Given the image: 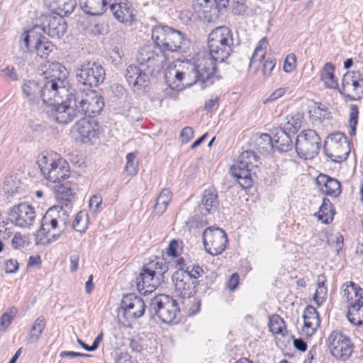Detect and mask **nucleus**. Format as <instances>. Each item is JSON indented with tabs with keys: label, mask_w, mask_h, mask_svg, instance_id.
Listing matches in <instances>:
<instances>
[{
	"label": "nucleus",
	"mask_w": 363,
	"mask_h": 363,
	"mask_svg": "<svg viewBox=\"0 0 363 363\" xmlns=\"http://www.w3.org/2000/svg\"><path fill=\"white\" fill-rule=\"evenodd\" d=\"M182 88H176L169 85L163 91V98L176 99L179 95V91Z\"/></svg>",
	"instance_id": "nucleus-58"
},
{
	"label": "nucleus",
	"mask_w": 363,
	"mask_h": 363,
	"mask_svg": "<svg viewBox=\"0 0 363 363\" xmlns=\"http://www.w3.org/2000/svg\"><path fill=\"white\" fill-rule=\"evenodd\" d=\"M184 272L189 275L191 279L200 277L203 272L202 268L198 265L187 266Z\"/></svg>",
	"instance_id": "nucleus-57"
},
{
	"label": "nucleus",
	"mask_w": 363,
	"mask_h": 363,
	"mask_svg": "<svg viewBox=\"0 0 363 363\" xmlns=\"http://www.w3.org/2000/svg\"><path fill=\"white\" fill-rule=\"evenodd\" d=\"M194 133V129L191 127L186 126L184 128L180 133L182 141L185 143L189 142L193 138Z\"/></svg>",
	"instance_id": "nucleus-63"
},
{
	"label": "nucleus",
	"mask_w": 363,
	"mask_h": 363,
	"mask_svg": "<svg viewBox=\"0 0 363 363\" xmlns=\"http://www.w3.org/2000/svg\"><path fill=\"white\" fill-rule=\"evenodd\" d=\"M323 150L325 155L337 163L345 161L350 152L347 138L340 132L332 133L327 138Z\"/></svg>",
	"instance_id": "nucleus-10"
},
{
	"label": "nucleus",
	"mask_w": 363,
	"mask_h": 363,
	"mask_svg": "<svg viewBox=\"0 0 363 363\" xmlns=\"http://www.w3.org/2000/svg\"><path fill=\"white\" fill-rule=\"evenodd\" d=\"M359 109L358 106L355 104H352L350 108V135H354L356 133V126L358 122Z\"/></svg>",
	"instance_id": "nucleus-52"
},
{
	"label": "nucleus",
	"mask_w": 363,
	"mask_h": 363,
	"mask_svg": "<svg viewBox=\"0 0 363 363\" xmlns=\"http://www.w3.org/2000/svg\"><path fill=\"white\" fill-rule=\"evenodd\" d=\"M227 242V235L221 228L209 227L203 233L205 250L211 255H220L226 248Z\"/></svg>",
	"instance_id": "nucleus-16"
},
{
	"label": "nucleus",
	"mask_w": 363,
	"mask_h": 363,
	"mask_svg": "<svg viewBox=\"0 0 363 363\" xmlns=\"http://www.w3.org/2000/svg\"><path fill=\"white\" fill-rule=\"evenodd\" d=\"M218 206V199L217 191L214 188L206 189L203 191L201 204L199 206L201 213L206 216L215 213Z\"/></svg>",
	"instance_id": "nucleus-30"
},
{
	"label": "nucleus",
	"mask_w": 363,
	"mask_h": 363,
	"mask_svg": "<svg viewBox=\"0 0 363 363\" xmlns=\"http://www.w3.org/2000/svg\"><path fill=\"white\" fill-rule=\"evenodd\" d=\"M44 68V80L67 82L68 72L62 64L57 62H48Z\"/></svg>",
	"instance_id": "nucleus-29"
},
{
	"label": "nucleus",
	"mask_w": 363,
	"mask_h": 363,
	"mask_svg": "<svg viewBox=\"0 0 363 363\" xmlns=\"http://www.w3.org/2000/svg\"><path fill=\"white\" fill-rule=\"evenodd\" d=\"M171 75H174V81L173 84L175 85L176 88H182V86H185L184 85V79L183 77V69L182 65L180 66L179 69H174L168 72L166 74V79L167 82H170Z\"/></svg>",
	"instance_id": "nucleus-51"
},
{
	"label": "nucleus",
	"mask_w": 363,
	"mask_h": 363,
	"mask_svg": "<svg viewBox=\"0 0 363 363\" xmlns=\"http://www.w3.org/2000/svg\"><path fill=\"white\" fill-rule=\"evenodd\" d=\"M269 326L270 330L274 334L284 335V332L286 330L284 320L278 315H274L271 318Z\"/></svg>",
	"instance_id": "nucleus-49"
},
{
	"label": "nucleus",
	"mask_w": 363,
	"mask_h": 363,
	"mask_svg": "<svg viewBox=\"0 0 363 363\" xmlns=\"http://www.w3.org/2000/svg\"><path fill=\"white\" fill-rule=\"evenodd\" d=\"M303 326L302 334L306 337L312 336L320 326V318L316 309L312 306H307L303 311Z\"/></svg>",
	"instance_id": "nucleus-27"
},
{
	"label": "nucleus",
	"mask_w": 363,
	"mask_h": 363,
	"mask_svg": "<svg viewBox=\"0 0 363 363\" xmlns=\"http://www.w3.org/2000/svg\"><path fill=\"white\" fill-rule=\"evenodd\" d=\"M267 40L265 38H262L259 40L258 45L256 46V48L250 58V65L251 66L255 62H261L264 56L265 52L264 51L262 47L264 45L266 48Z\"/></svg>",
	"instance_id": "nucleus-54"
},
{
	"label": "nucleus",
	"mask_w": 363,
	"mask_h": 363,
	"mask_svg": "<svg viewBox=\"0 0 363 363\" xmlns=\"http://www.w3.org/2000/svg\"><path fill=\"white\" fill-rule=\"evenodd\" d=\"M296 57L295 54H289L284 60L283 69L286 73L291 72L296 67Z\"/></svg>",
	"instance_id": "nucleus-55"
},
{
	"label": "nucleus",
	"mask_w": 363,
	"mask_h": 363,
	"mask_svg": "<svg viewBox=\"0 0 363 363\" xmlns=\"http://www.w3.org/2000/svg\"><path fill=\"white\" fill-rule=\"evenodd\" d=\"M163 55L153 50L151 45L142 48L137 55L140 65L152 73L156 69H160L164 62Z\"/></svg>",
	"instance_id": "nucleus-23"
},
{
	"label": "nucleus",
	"mask_w": 363,
	"mask_h": 363,
	"mask_svg": "<svg viewBox=\"0 0 363 363\" xmlns=\"http://www.w3.org/2000/svg\"><path fill=\"white\" fill-rule=\"evenodd\" d=\"M349 321L354 325L363 327V301L350 303L347 313Z\"/></svg>",
	"instance_id": "nucleus-36"
},
{
	"label": "nucleus",
	"mask_w": 363,
	"mask_h": 363,
	"mask_svg": "<svg viewBox=\"0 0 363 363\" xmlns=\"http://www.w3.org/2000/svg\"><path fill=\"white\" fill-rule=\"evenodd\" d=\"M338 90L350 101L363 98V73L359 70L347 72L342 77Z\"/></svg>",
	"instance_id": "nucleus-12"
},
{
	"label": "nucleus",
	"mask_w": 363,
	"mask_h": 363,
	"mask_svg": "<svg viewBox=\"0 0 363 363\" xmlns=\"http://www.w3.org/2000/svg\"><path fill=\"white\" fill-rule=\"evenodd\" d=\"M105 70L104 67L96 62H84L77 68L76 77L77 82L89 89L96 87L105 79Z\"/></svg>",
	"instance_id": "nucleus-13"
},
{
	"label": "nucleus",
	"mask_w": 363,
	"mask_h": 363,
	"mask_svg": "<svg viewBox=\"0 0 363 363\" xmlns=\"http://www.w3.org/2000/svg\"><path fill=\"white\" fill-rule=\"evenodd\" d=\"M30 244L29 236L22 235L21 233H16L11 240V246L16 250H22L26 247H28Z\"/></svg>",
	"instance_id": "nucleus-50"
},
{
	"label": "nucleus",
	"mask_w": 363,
	"mask_h": 363,
	"mask_svg": "<svg viewBox=\"0 0 363 363\" xmlns=\"http://www.w3.org/2000/svg\"><path fill=\"white\" fill-rule=\"evenodd\" d=\"M9 224V222H0V238L4 240L9 238L12 234L11 229L7 226Z\"/></svg>",
	"instance_id": "nucleus-62"
},
{
	"label": "nucleus",
	"mask_w": 363,
	"mask_h": 363,
	"mask_svg": "<svg viewBox=\"0 0 363 363\" xmlns=\"http://www.w3.org/2000/svg\"><path fill=\"white\" fill-rule=\"evenodd\" d=\"M23 92L26 98L33 102L38 103L40 99V87L34 80H28L24 82L23 86Z\"/></svg>",
	"instance_id": "nucleus-39"
},
{
	"label": "nucleus",
	"mask_w": 363,
	"mask_h": 363,
	"mask_svg": "<svg viewBox=\"0 0 363 363\" xmlns=\"http://www.w3.org/2000/svg\"><path fill=\"white\" fill-rule=\"evenodd\" d=\"M220 10L221 9H218L217 6L209 8L208 6H203L202 18L208 23L213 22L218 18Z\"/></svg>",
	"instance_id": "nucleus-53"
},
{
	"label": "nucleus",
	"mask_w": 363,
	"mask_h": 363,
	"mask_svg": "<svg viewBox=\"0 0 363 363\" xmlns=\"http://www.w3.org/2000/svg\"><path fill=\"white\" fill-rule=\"evenodd\" d=\"M302 119L303 116L298 112L287 115L284 121L281 123L279 128L286 132L294 134L301 128Z\"/></svg>",
	"instance_id": "nucleus-35"
},
{
	"label": "nucleus",
	"mask_w": 363,
	"mask_h": 363,
	"mask_svg": "<svg viewBox=\"0 0 363 363\" xmlns=\"http://www.w3.org/2000/svg\"><path fill=\"white\" fill-rule=\"evenodd\" d=\"M108 6L113 16L121 22L133 20V9L128 0H109Z\"/></svg>",
	"instance_id": "nucleus-24"
},
{
	"label": "nucleus",
	"mask_w": 363,
	"mask_h": 363,
	"mask_svg": "<svg viewBox=\"0 0 363 363\" xmlns=\"http://www.w3.org/2000/svg\"><path fill=\"white\" fill-rule=\"evenodd\" d=\"M79 4L86 13L99 16L105 12L108 3L106 0H79Z\"/></svg>",
	"instance_id": "nucleus-33"
},
{
	"label": "nucleus",
	"mask_w": 363,
	"mask_h": 363,
	"mask_svg": "<svg viewBox=\"0 0 363 363\" xmlns=\"http://www.w3.org/2000/svg\"><path fill=\"white\" fill-rule=\"evenodd\" d=\"M125 78L133 91L138 94L145 92L149 86V75L146 69L140 65H129L126 69Z\"/></svg>",
	"instance_id": "nucleus-20"
},
{
	"label": "nucleus",
	"mask_w": 363,
	"mask_h": 363,
	"mask_svg": "<svg viewBox=\"0 0 363 363\" xmlns=\"http://www.w3.org/2000/svg\"><path fill=\"white\" fill-rule=\"evenodd\" d=\"M259 164V157L254 152L246 150L240 155L230 172L243 189H248L252 186V176L256 174Z\"/></svg>",
	"instance_id": "nucleus-5"
},
{
	"label": "nucleus",
	"mask_w": 363,
	"mask_h": 363,
	"mask_svg": "<svg viewBox=\"0 0 363 363\" xmlns=\"http://www.w3.org/2000/svg\"><path fill=\"white\" fill-rule=\"evenodd\" d=\"M121 307L125 318L130 320L142 317L145 313L146 305L142 298L134 294H128L123 297Z\"/></svg>",
	"instance_id": "nucleus-21"
},
{
	"label": "nucleus",
	"mask_w": 363,
	"mask_h": 363,
	"mask_svg": "<svg viewBox=\"0 0 363 363\" xmlns=\"http://www.w3.org/2000/svg\"><path fill=\"white\" fill-rule=\"evenodd\" d=\"M273 144L272 147L279 152H287L293 147V141L290 133L279 128H277L272 132Z\"/></svg>",
	"instance_id": "nucleus-31"
},
{
	"label": "nucleus",
	"mask_w": 363,
	"mask_h": 363,
	"mask_svg": "<svg viewBox=\"0 0 363 363\" xmlns=\"http://www.w3.org/2000/svg\"><path fill=\"white\" fill-rule=\"evenodd\" d=\"M53 49L54 45L45 38V39L40 42V45H37L33 50V52H35L41 58H47Z\"/></svg>",
	"instance_id": "nucleus-47"
},
{
	"label": "nucleus",
	"mask_w": 363,
	"mask_h": 363,
	"mask_svg": "<svg viewBox=\"0 0 363 363\" xmlns=\"http://www.w3.org/2000/svg\"><path fill=\"white\" fill-rule=\"evenodd\" d=\"M98 124L94 121L81 119L77 121L72 128V133L75 136V139H80L84 141L86 139H91L97 135Z\"/></svg>",
	"instance_id": "nucleus-25"
},
{
	"label": "nucleus",
	"mask_w": 363,
	"mask_h": 363,
	"mask_svg": "<svg viewBox=\"0 0 363 363\" xmlns=\"http://www.w3.org/2000/svg\"><path fill=\"white\" fill-rule=\"evenodd\" d=\"M10 219L16 226L29 228L35 221L34 208L25 203L13 206L10 212Z\"/></svg>",
	"instance_id": "nucleus-22"
},
{
	"label": "nucleus",
	"mask_w": 363,
	"mask_h": 363,
	"mask_svg": "<svg viewBox=\"0 0 363 363\" xmlns=\"http://www.w3.org/2000/svg\"><path fill=\"white\" fill-rule=\"evenodd\" d=\"M13 315L11 313H4L0 318V330H6L11 324Z\"/></svg>",
	"instance_id": "nucleus-61"
},
{
	"label": "nucleus",
	"mask_w": 363,
	"mask_h": 363,
	"mask_svg": "<svg viewBox=\"0 0 363 363\" xmlns=\"http://www.w3.org/2000/svg\"><path fill=\"white\" fill-rule=\"evenodd\" d=\"M276 65V60L274 58H267L263 65V74L264 75L269 77L271 75L272 70Z\"/></svg>",
	"instance_id": "nucleus-60"
},
{
	"label": "nucleus",
	"mask_w": 363,
	"mask_h": 363,
	"mask_svg": "<svg viewBox=\"0 0 363 363\" xmlns=\"http://www.w3.org/2000/svg\"><path fill=\"white\" fill-rule=\"evenodd\" d=\"M325 281L326 278L324 274L318 275L317 278L318 286L313 296L314 301L318 306L322 305L327 298L328 289L327 287L325 286Z\"/></svg>",
	"instance_id": "nucleus-45"
},
{
	"label": "nucleus",
	"mask_w": 363,
	"mask_h": 363,
	"mask_svg": "<svg viewBox=\"0 0 363 363\" xmlns=\"http://www.w3.org/2000/svg\"><path fill=\"white\" fill-rule=\"evenodd\" d=\"M327 344L333 357L340 361H346L353 352V344L350 339L340 330L330 333Z\"/></svg>",
	"instance_id": "nucleus-14"
},
{
	"label": "nucleus",
	"mask_w": 363,
	"mask_h": 363,
	"mask_svg": "<svg viewBox=\"0 0 363 363\" xmlns=\"http://www.w3.org/2000/svg\"><path fill=\"white\" fill-rule=\"evenodd\" d=\"M68 82L44 80L40 87V99L48 106L61 101L62 95L67 92Z\"/></svg>",
	"instance_id": "nucleus-17"
},
{
	"label": "nucleus",
	"mask_w": 363,
	"mask_h": 363,
	"mask_svg": "<svg viewBox=\"0 0 363 363\" xmlns=\"http://www.w3.org/2000/svg\"><path fill=\"white\" fill-rule=\"evenodd\" d=\"M18 269V263L16 259H10L6 262L5 272L6 273H15Z\"/></svg>",
	"instance_id": "nucleus-64"
},
{
	"label": "nucleus",
	"mask_w": 363,
	"mask_h": 363,
	"mask_svg": "<svg viewBox=\"0 0 363 363\" xmlns=\"http://www.w3.org/2000/svg\"><path fill=\"white\" fill-rule=\"evenodd\" d=\"M246 5L245 0H233V13L235 15H241L245 12Z\"/></svg>",
	"instance_id": "nucleus-59"
},
{
	"label": "nucleus",
	"mask_w": 363,
	"mask_h": 363,
	"mask_svg": "<svg viewBox=\"0 0 363 363\" xmlns=\"http://www.w3.org/2000/svg\"><path fill=\"white\" fill-rule=\"evenodd\" d=\"M332 207L333 205L330 201L324 198L323 199L322 204L319 208V211L317 213L318 220H321L322 223L325 224L330 223L333 219Z\"/></svg>",
	"instance_id": "nucleus-43"
},
{
	"label": "nucleus",
	"mask_w": 363,
	"mask_h": 363,
	"mask_svg": "<svg viewBox=\"0 0 363 363\" xmlns=\"http://www.w3.org/2000/svg\"><path fill=\"white\" fill-rule=\"evenodd\" d=\"M149 311L156 315L163 323H170L176 318L179 308L173 297L160 294L151 299Z\"/></svg>",
	"instance_id": "nucleus-8"
},
{
	"label": "nucleus",
	"mask_w": 363,
	"mask_h": 363,
	"mask_svg": "<svg viewBox=\"0 0 363 363\" xmlns=\"http://www.w3.org/2000/svg\"><path fill=\"white\" fill-rule=\"evenodd\" d=\"M172 192L169 189H163L156 199L153 213L155 215L161 216L167 209L172 200Z\"/></svg>",
	"instance_id": "nucleus-38"
},
{
	"label": "nucleus",
	"mask_w": 363,
	"mask_h": 363,
	"mask_svg": "<svg viewBox=\"0 0 363 363\" xmlns=\"http://www.w3.org/2000/svg\"><path fill=\"white\" fill-rule=\"evenodd\" d=\"M102 197L100 195H93L89 200V208L93 212H97L100 210L101 205L102 203Z\"/></svg>",
	"instance_id": "nucleus-56"
},
{
	"label": "nucleus",
	"mask_w": 363,
	"mask_h": 363,
	"mask_svg": "<svg viewBox=\"0 0 363 363\" xmlns=\"http://www.w3.org/2000/svg\"><path fill=\"white\" fill-rule=\"evenodd\" d=\"M43 30L38 25L33 26L30 29L25 31L22 35V41L21 45L25 47L24 52H33V50L40 45V42L45 39L43 35Z\"/></svg>",
	"instance_id": "nucleus-28"
},
{
	"label": "nucleus",
	"mask_w": 363,
	"mask_h": 363,
	"mask_svg": "<svg viewBox=\"0 0 363 363\" xmlns=\"http://www.w3.org/2000/svg\"><path fill=\"white\" fill-rule=\"evenodd\" d=\"M152 38L162 50L186 52L190 41L179 30L164 25H157L152 30Z\"/></svg>",
	"instance_id": "nucleus-1"
},
{
	"label": "nucleus",
	"mask_w": 363,
	"mask_h": 363,
	"mask_svg": "<svg viewBox=\"0 0 363 363\" xmlns=\"http://www.w3.org/2000/svg\"><path fill=\"white\" fill-rule=\"evenodd\" d=\"M342 289V297L347 302L353 303L354 302H358V300H361L362 298V289L354 282L350 281L349 283L344 284Z\"/></svg>",
	"instance_id": "nucleus-37"
},
{
	"label": "nucleus",
	"mask_w": 363,
	"mask_h": 363,
	"mask_svg": "<svg viewBox=\"0 0 363 363\" xmlns=\"http://www.w3.org/2000/svg\"><path fill=\"white\" fill-rule=\"evenodd\" d=\"M37 163L43 177L53 183L60 182L69 177V165L57 153L38 155Z\"/></svg>",
	"instance_id": "nucleus-3"
},
{
	"label": "nucleus",
	"mask_w": 363,
	"mask_h": 363,
	"mask_svg": "<svg viewBox=\"0 0 363 363\" xmlns=\"http://www.w3.org/2000/svg\"><path fill=\"white\" fill-rule=\"evenodd\" d=\"M175 291L182 298H188V301L193 304L190 313L195 314L200 309V302L192 295L194 293L195 282L190 279L189 275L184 271H176L172 277Z\"/></svg>",
	"instance_id": "nucleus-11"
},
{
	"label": "nucleus",
	"mask_w": 363,
	"mask_h": 363,
	"mask_svg": "<svg viewBox=\"0 0 363 363\" xmlns=\"http://www.w3.org/2000/svg\"><path fill=\"white\" fill-rule=\"evenodd\" d=\"M335 67L332 63H326L321 71V79L330 89L339 88L337 79L334 75Z\"/></svg>",
	"instance_id": "nucleus-40"
},
{
	"label": "nucleus",
	"mask_w": 363,
	"mask_h": 363,
	"mask_svg": "<svg viewBox=\"0 0 363 363\" xmlns=\"http://www.w3.org/2000/svg\"><path fill=\"white\" fill-rule=\"evenodd\" d=\"M182 69L185 86H191L200 82V78L192 63L183 62Z\"/></svg>",
	"instance_id": "nucleus-42"
},
{
	"label": "nucleus",
	"mask_w": 363,
	"mask_h": 363,
	"mask_svg": "<svg viewBox=\"0 0 363 363\" xmlns=\"http://www.w3.org/2000/svg\"><path fill=\"white\" fill-rule=\"evenodd\" d=\"M321 139L313 130L301 131L296 137L295 148L298 155L305 160L314 158L319 152Z\"/></svg>",
	"instance_id": "nucleus-9"
},
{
	"label": "nucleus",
	"mask_w": 363,
	"mask_h": 363,
	"mask_svg": "<svg viewBox=\"0 0 363 363\" xmlns=\"http://www.w3.org/2000/svg\"><path fill=\"white\" fill-rule=\"evenodd\" d=\"M88 225V215L86 212L80 211L77 213L72 223V228L75 231L84 233Z\"/></svg>",
	"instance_id": "nucleus-46"
},
{
	"label": "nucleus",
	"mask_w": 363,
	"mask_h": 363,
	"mask_svg": "<svg viewBox=\"0 0 363 363\" xmlns=\"http://www.w3.org/2000/svg\"><path fill=\"white\" fill-rule=\"evenodd\" d=\"M44 3L50 10L62 16L72 13L77 5L76 0H44Z\"/></svg>",
	"instance_id": "nucleus-32"
},
{
	"label": "nucleus",
	"mask_w": 363,
	"mask_h": 363,
	"mask_svg": "<svg viewBox=\"0 0 363 363\" xmlns=\"http://www.w3.org/2000/svg\"><path fill=\"white\" fill-rule=\"evenodd\" d=\"M168 270L166 262L160 258L143 265L135 279V284L140 294L147 296L155 290L160 284V277Z\"/></svg>",
	"instance_id": "nucleus-2"
},
{
	"label": "nucleus",
	"mask_w": 363,
	"mask_h": 363,
	"mask_svg": "<svg viewBox=\"0 0 363 363\" xmlns=\"http://www.w3.org/2000/svg\"><path fill=\"white\" fill-rule=\"evenodd\" d=\"M74 94V105L78 113L88 117L99 114L104 106V99L96 91L89 89L86 91H77Z\"/></svg>",
	"instance_id": "nucleus-7"
},
{
	"label": "nucleus",
	"mask_w": 363,
	"mask_h": 363,
	"mask_svg": "<svg viewBox=\"0 0 363 363\" xmlns=\"http://www.w3.org/2000/svg\"><path fill=\"white\" fill-rule=\"evenodd\" d=\"M315 182L320 191L325 195L337 197L341 193V184L337 179L320 174Z\"/></svg>",
	"instance_id": "nucleus-26"
},
{
	"label": "nucleus",
	"mask_w": 363,
	"mask_h": 363,
	"mask_svg": "<svg viewBox=\"0 0 363 363\" xmlns=\"http://www.w3.org/2000/svg\"><path fill=\"white\" fill-rule=\"evenodd\" d=\"M136 153L129 152L126 155L125 172L128 175L133 176L138 172V162L136 161Z\"/></svg>",
	"instance_id": "nucleus-48"
},
{
	"label": "nucleus",
	"mask_w": 363,
	"mask_h": 363,
	"mask_svg": "<svg viewBox=\"0 0 363 363\" xmlns=\"http://www.w3.org/2000/svg\"><path fill=\"white\" fill-rule=\"evenodd\" d=\"M70 209L60 206L50 207L42 218L40 232L46 235L52 233V238L58 239L69 223Z\"/></svg>",
	"instance_id": "nucleus-6"
},
{
	"label": "nucleus",
	"mask_w": 363,
	"mask_h": 363,
	"mask_svg": "<svg viewBox=\"0 0 363 363\" xmlns=\"http://www.w3.org/2000/svg\"><path fill=\"white\" fill-rule=\"evenodd\" d=\"M209 53L213 55L219 62L229 57L234 49V39L232 30L227 26H218L208 37Z\"/></svg>",
	"instance_id": "nucleus-4"
},
{
	"label": "nucleus",
	"mask_w": 363,
	"mask_h": 363,
	"mask_svg": "<svg viewBox=\"0 0 363 363\" xmlns=\"http://www.w3.org/2000/svg\"><path fill=\"white\" fill-rule=\"evenodd\" d=\"M48 112L51 117L60 124H67L71 122L78 114L74 105V94H71L66 101L62 100L53 105H50Z\"/></svg>",
	"instance_id": "nucleus-19"
},
{
	"label": "nucleus",
	"mask_w": 363,
	"mask_h": 363,
	"mask_svg": "<svg viewBox=\"0 0 363 363\" xmlns=\"http://www.w3.org/2000/svg\"><path fill=\"white\" fill-rule=\"evenodd\" d=\"M219 62L213 55L203 50L199 52L193 58V65L197 72L200 82L212 84V79L216 70V62Z\"/></svg>",
	"instance_id": "nucleus-15"
},
{
	"label": "nucleus",
	"mask_w": 363,
	"mask_h": 363,
	"mask_svg": "<svg viewBox=\"0 0 363 363\" xmlns=\"http://www.w3.org/2000/svg\"><path fill=\"white\" fill-rule=\"evenodd\" d=\"M4 191L6 194L13 196L15 194L21 193L23 187L21 182L16 175H11L6 178L4 185Z\"/></svg>",
	"instance_id": "nucleus-44"
},
{
	"label": "nucleus",
	"mask_w": 363,
	"mask_h": 363,
	"mask_svg": "<svg viewBox=\"0 0 363 363\" xmlns=\"http://www.w3.org/2000/svg\"><path fill=\"white\" fill-rule=\"evenodd\" d=\"M55 199L60 206L71 208V204L74 197L72 189L66 184H60L55 186Z\"/></svg>",
	"instance_id": "nucleus-34"
},
{
	"label": "nucleus",
	"mask_w": 363,
	"mask_h": 363,
	"mask_svg": "<svg viewBox=\"0 0 363 363\" xmlns=\"http://www.w3.org/2000/svg\"><path fill=\"white\" fill-rule=\"evenodd\" d=\"M46 326L45 318L40 315L39 316L32 325L27 340L29 343H35L39 340L43 331Z\"/></svg>",
	"instance_id": "nucleus-41"
},
{
	"label": "nucleus",
	"mask_w": 363,
	"mask_h": 363,
	"mask_svg": "<svg viewBox=\"0 0 363 363\" xmlns=\"http://www.w3.org/2000/svg\"><path fill=\"white\" fill-rule=\"evenodd\" d=\"M41 28L43 33L52 38H60L65 35L67 30V23L62 15L53 13L43 14L40 18Z\"/></svg>",
	"instance_id": "nucleus-18"
}]
</instances>
